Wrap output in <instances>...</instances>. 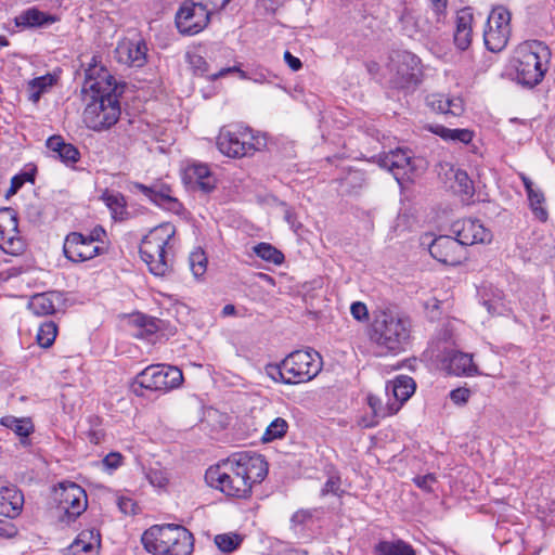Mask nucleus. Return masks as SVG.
I'll use <instances>...</instances> for the list:
<instances>
[{
	"instance_id": "nucleus-41",
	"label": "nucleus",
	"mask_w": 555,
	"mask_h": 555,
	"mask_svg": "<svg viewBox=\"0 0 555 555\" xmlns=\"http://www.w3.org/2000/svg\"><path fill=\"white\" fill-rule=\"evenodd\" d=\"M186 59L195 75L207 77L210 80V76L215 72H211V65L206 59L197 53H188Z\"/></svg>"
},
{
	"instance_id": "nucleus-33",
	"label": "nucleus",
	"mask_w": 555,
	"mask_h": 555,
	"mask_svg": "<svg viewBox=\"0 0 555 555\" xmlns=\"http://www.w3.org/2000/svg\"><path fill=\"white\" fill-rule=\"evenodd\" d=\"M0 424L13 430L21 438H27L34 431V425L28 417L18 418L7 415L0 418Z\"/></svg>"
},
{
	"instance_id": "nucleus-13",
	"label": "nucleus",
	"mask_w": 555,
	"mask_h": 555,
	"mask_svg": "<svg viewBox=\"0 0 555 555\" xmlns=\"http://www.w3.org/2000/svg\"><path fill=\"white\" fill-rule=\"evenodd\" d=\"M377 163L382 168L391 172L399 184L411 181L416 169V159L410 151L402 149L379 155Z\"/></svg>"
},
{
	"instance_id": "nucleus-22",
	"label": "nucleus",
	"mask_w": 555,
	"mask_h": 555,
	"mask_svg": "<svg viewBox=\"0 0 555 555\" xmlns=\"http://www.w3.org/2000/svg\"><path fill=\"white\" fill-rule=\"evenodd\" d=\"M522 183L527 193V205L533 218L539 222L548 220V207L543 190L529 179L522 177Z\"/></svg>"
},
{
	"instance_id": "nucleus-61",
	"label": "nucleus",
	"mask_w": 555,
	"mask_h": 555,
	"mask_svg": "<svg viewBox=\"0 0 555 555\" xmlns=\"http://www.w3.org/2000/svg\"><path fill=\"white\" fill-rule=\"evenodd\" d=\"M121 460L122 456L119 453L112 452L104 457L103 464L108 468L115 469L121 464Z\"/></svg>"
},
{
	"instance_id": "nucleus-34",
	"label": "nucleus",
	"mask_w": 555,
	"mask_h": 555,
	"mask_svg": "<svg viewBox=\"0 0 555 555\" xmlns=\"http://www.w3.org/2000/svg\"><path fill=\"white\" fill-rule=\"evenodd\" d=\"M375 552L378 555H416L412 546L402 540L380 541Z\"/></svg>"
},
{
	"instance_id": "nucleus-51",
	"label": "nucleus",
	"mask_w": 555,
	"mask_h": 555,
	"mask_svg": "<svg viewBox=\"0 0 555 555\" xmlns=\"http://www.w3.org/2000/svg\"><path fill=\"white\" fill-rule=\"evenodd\" d=\"M18 533L17 527L5 519H0V538L2 539H13Z\"/></svg>"
},
{
	"instance_id": "nucleus-20",
	"label": "nucleus",
	"mask_w": 555,
	"mask_h": 555,
	"mask_svg": "<svg viewBox=\"0 0 555 555\" xmlns=\"http://www.w3.org/2000/svg\"><path fill=\"white\" fill-rule=\"evenodd\" d=\"M24 495L13 483L0 478V515L16 518L23 511Z\"/></svg>"
},
{
	"instance_id": "nucleus-14",
	"label": "nucleus",
	"mask_w": 555,
	"mask_h": 555,
	"mask_svg": "<svg viewBox=\"0 0 555 555\" xmlns=\"http://www.w3.org/2000/svg\"><path fill=\"white\" fill-rule=\"evenodd\" d=\"M209 22V12L202 3L186 1L176 14V25L181 34L194 35Z\"/></svg>"
},
{
	"instance_id": "nucleus-10",
	"label": "nucleus",
	"mask_w": 555,
	"mask_h": 555,
	"mask_svg": "<svg viewBox=\"0 0 555 555\" xmlns=\"http://www.w3.org/2000/svg\"><path fill=\"white\" fill-rule=\"evenodd\" d=\"M125 86L117 83L107 68L101 64L98 56H92L85 70L82 92L86 95L122 94Z\"/></svg>"
},
{
	"instance_id": "nucleus-50",
	"label": "nucleus",
	"mask_w": 555,
	"mask_h": 555,
	"mask_svg": "<svg viewBox=\"0 0 555 555\" xmlns=\"http://www.w3.org/2000/svg\"><path fill=\"white\" fill-rule=\"evenodd\" d=\"M313 511L311 509H299L291 518V522L294 528L304 526L312 520Z\"/></svg>"
},
{
	"instance_id": "nucleus-11",
	"label": "nucleus",
	"mask_w": 555,
	"mask_h": 555,
	"mask_svg": "<svg viewBox=\"0 0 555 555\" xmlns=\"http://www.w3.org/2000/svg\"><path fill=\"white\" fill-rule=\"evenodd\" d=\"M511 13L503 7H498L488 16L483 31V41L491 52L502 51L511 36Z\"/></svg>"
},
{
	"instance_id": "nucleus-63",
	"label": "nucleus",
	"mask_w": 555,
	"mask_h": 555,
	"mask_svg": "<svg viewBox=\"0 0 555 555\" xmlns=\"http://www.w3.org/2000/svg\"><path fill=\"white\" fill-rule=\"evenodd\" d=\"M284 61L294 72L299 70L302 66L301 61L298 57L294 56L289 51H285Z\"/></svg>"
},
{
	"instance_id": "nucleus-49",
	"label": "nucleus",
	"mask_w": 555,
	"mask_h": 555,
	"mask_svg": "<svg viewBox=\"0 0 555 555\" xmlns=\"http://www.w3.org/2000/svg\"><path fill=\"white\" fill-rule=\"evenodd\" d=\"M230 73H237L241 79H251L248 74L242 70L238 66H230V67H220L217 72L211 74L210 80H217L218 78L224 77Z\"/></svg>"
},
{
	"instance_id": "nucleus-25",
	"label": "nucleus",
	"mask_w": 555,
	"mask_h": 555,
	"mask_svg": "<svg viewBox=\"0 0 555 555\" xmlns=\"http://www.w3.org/2000/svg\"><path fill=\"white\" fill-rule=\"evenodd\" d=\"M443 367L456 376H472L477 372L473 356L457 350H451L443 358Z\"/></svg>"
},
{
	"instance_id": "nucleus-47",
	"label": "nucleus",
	"mask_w": 555,
	"mask_h": 555,
	"mask_svg": "<svg viewBox=\"0 0 555 555\" xmlns=\"http://www.w3.org/2000/svg\"><path fill=\"white\" fill-rule=\"evenodd\" d=\"M519 68H520V59L517 56H512L505 66L503 76L519 83L520 82V69Z\"/></svg>"
},
{
	"instance_id": "nucleus-26",
	"label": "nucleus",
	"mask_w": 555,
	"mask_h": 555,
	"mask_svg": "<svg viewBox=\"0 0 555 555\" xmlns=\"http://www.w3.org/2000/svg\"><path fill=\"white\" fill-rule=\"evenodd\" d=\"M431 111L447 116H461L464 112V103L460 96L443 93H433L426 98Z\"/></svg>"
},
{
	"instance_id": "nucleus-53",
	"label": "nucleus",
	"mask_w": 555,
	"mask_h": 555,
	"mask_svg": "<svg viewBox=\"0 0 555 555\" xmlns=\"http://www.w3.org/2000/svg\"><path fill=\"white\" fill-rule=\"evenodd\" d=\"M117 505L119 509L126 515H133L137 512V503L130 498H119Z\"/></svg>"
},
{
	"instance_id": "nucleus-44",
	"label": "nucleus",
	"mask_w": 555,
	"mask_h": 555,
	"mask_svg": "<svg viewBox=\"0 0 555 555\" xmlns=\"http://www.w3.org/2000/svg\"><path fill=\"white\" fill-rule=\"evenodd\" d=\"M53 82L54 78L51 75H44L33 79L29 82V99L33 102H37L40 99L41 93H43L48 87H51Z\"/></svg>"
},
{
	"instance_id": "nucleus-8",
	"label": "nucleus",
	"mask_w": 555,
	"mask_h": 555,
	"mask_svg": "<svg viewBox=\"0 0 555 555\" xmlns=\"http://www.w3.org/2000/svg\"><path fill=\"white\" fill-rule=\"evenodd\" d=\"M550 49L541 41L522 42V86L539 85L547 70Z\"/></svg>"
},
{
	"instance_id": "nucleus-27",
	"label": "nucleus",
	"mask_w": 555,
	"mask_h": 555,
	"mask_svg": "<svg viewBox=\"0 0 555 555\" xmlns=\"http://www.w3.org/2000/svg\"><path fill=\"white\" fill-rule=\"evenodd\" d=\"M170 540L167 555H189L193 550L192 533L180 525L169 524Z\"/></svg>"
},
{
	"instance_id": "nucleus-56",
	"label": "nucleus",
	"mask_w": 555,
	"mask_h": 555,
	"mask_svg": "<svg viewBox=\"0 0 555 555\" xmlns=\"http://www.w3.org/2000/svg\"><path fill=\"white\" fill-rule=\"evenodd\" d=\"M413 480L418 488L425 491H431V486L436 482V477L433 474H427L425 476H417Z\"/></svg>"
},
{
	"instance_id": "nucleus-32",
	"label": "nucleus",
	"mask_w": 555,
	"mask_h": 555,
	"mask_svg": "<svg viewBox=\"0 0 555 555\" xmlns=\"http://www.w3.org/2000/svg\"><path fill=\"white\" fill-rule=\"evenodd\" d=\"M428 130L447 142L468 144L473 140V132L468 129H450L442 125H430Z\"/></svg>"
},
{
	"instance_id": "nucleus-40",
	"label": "nucleus",
	"mask_w": 555,
	"mask_h": 555,
	"mask_svg": "<svg viewBox=\"0 0 555 555\" xmlns=\"http://www.w3.org/2000/svg\"><path fill=\"white\" fill-rule=\"evenodd\" d=\"M57 335V326L54 322L48 321L42 323L37 332V343L43 348H49L55 340Z\"/></svg>"
},
{
	"instance_id": "nucleus-54",
	"label": "nucleus",
	"mask_w": 555,
	"mask_h": 555,
	"mask_svg": "<svg viewBox=\"0 0 555 555\" xmlns=\"http://www.w3.org/2000/svg\"><path fill=\"white\" fill-rule=\"evenodd\" d=\"M228 52H229V50L225 48H222V47H218L211 51L208 62L210 63L211 67L212 66L215 67V69H216L215 72H217L220 67H222L219 59L221 56L228 55Z\"/></svg>"
},
{
	"instance_id": "nucleus-1",
	"label": "nucleus",
	"mask_w": 555,
	"mask_h": 555,
	"mask_svg": "<svg viewBox=\"0 0 555 555\" xmlns=\"http://www.w3.org/2000/svg\"><path fill=\"white\" fill-rule=\"evenodd\" d=\"M268 474V464L261 454L237 452L222 463L210 466L205 474L206 482L228 496L246 499L254 485L260 483Z\"/></svg>"
},
{
	"instance_id": "nucleus-39",
	"label": "nucleus",
	"mask_w": 555,
	"mask_h": 555,
	"mask_svg": "<svg viewBox=\"0 0 555 555\" xmlns=\"http://www.w3.org/2000/svg\"><path fill=\"white\" fill-rule=\"evenodd\" d=\"M287 429L288 423L282 417H276L268 425L261 439L263 442H271L273 440L281 439L285 436Z\"/></svg>"
},
{
	"instance_id": "nucleus-64",
	"label": "nucleus",
	"mask_w": 555,
	"mask_h": 555,
	"mask_svg": "<svg viewBox=\"0 0 555 555\" xmlns=\"http://www.w3.org/2000/svg\"><path fill=\"white\" fill-rule=\"evenodd\" d=\"M18 271L16 269H9L7 271L0 272V282H5L12 276H16Z\"/></svg>"
},
{
	"instance_id": "nucleus-28",
	"label": "nucleus",
	"mask_w": 555,
	"mask_h": 555,
	"mask_svg": "<svg viewBox=\"0 0 555 555\" xmlns=\"http://www.w3.org/2000/svg\"><path fill=\"white\" fill-rule=\"evenodd\" d=\"M414 391L415 382L412 377L406 375L397 376L386 385V396L391 398L392 402L399 403V410L403 403L410 399Z\"/></svg>"
},
{
	"instance_id": "nucleus-43",
	"label": "nucleus",
	"mask_w": 555,
	"mask_h": 555,
	"mask_svg": "<svg viewBox=\"0 0 555 555\" xmlns=\"http://www.w3.org/2000/svg\"><path fill=\"white\" fill-rule=\"evenodd\" d=\"M48 22L46 14L37 9H28L23 12L17 18L16 23L24 26H41Z\"/></svg>"
},
{
	"instance_id": "nucleus-23",
	"label": "nucleus",
	"mask_w": 555,
	"mask_h": 555,
	"mask_svg": "<svg viewBox=\"0 0 555 555\" xmlns=\"http://www.w3.org/2000/svg\"><path fill=\"white\" fill-rule=\"evenodd\" d=\"M146 50L143 41H122L115 49V57L121 64L141 67L146 61Z\"/></svg>"
},
{
	"instance_id": "nucleus-46",
	"label": "nucleus",
	"mask_w": 555,
	"mask_h": 555,
	"mask_svg": "<svg viewBox=\"0 0 555 555\" xmlns=\"http://www.w3.org/2000/svg\"><path fill=\"white\" fill-rule=\"evenodd\" d=\"M146 477L150 483L157 488L166 487L169 481L167 472L162 468H151Z\"/></svg>"
},
{
	"instance_id": "nucleus-31",
	"label": "nucleus",
	"mask_w": 555,
	"mask_h": 555,
	"mask_svg": "<svg viewBox=\"0 0 555 555\" xmlns=\"http://www.w3.org/2000/svg\"><path fill=\"white\" fill-rule=\"evenodd\" d=\"M55 301H60L56 293L36 294L30 298L28 309L36 315L52 314L55 312Z\"/></svg>"
},
{
	"instance_id": "nucleus-19",
	"label": "nucleus",
	"mask_w": 555,
	"mask_h": 555,
	"mask_svg": "<svg viewBox=\"0 0 555 555\" xmlns=\"http://www.w3.org/2000/svg\"><path fill=\"white\" fill-rule=\"evenodd\" d=\"M102 246L89 242L88 237L79 232L69 233L64 241L63 251L65 257L73 262H83L100 255Z\"/></svg>"
},
{
	"instance_id": "nucleus-58",
	"label": "nucleus",
	"mask_w": 555,
	"mask_h": 555,
	"mask_svg": "<svg viewBox=\"0 0 555 555\" xmlns=\"http://www.w3.org/2000/svg\"><path fill=\"white\" fill-rule=\"evenodd\" d=\"M470 396V391L467 388H456L450 392L451 400L456 404L466 403Z\"/></svg>"
},
{
	"instance_id": "nucleus-35",
	"label": "nucleus",
	"mask_w": 555,
	"mask_h": 555,
	"mask_svg": "<svg viewBox=\"0 0 555 555\" xmlns=\"http://www.w3.org/2000/svg\"><path fill=\"white\" fill-rule=\"evenodd\" d=\"M367 403L374 415L379 418L391 416L399 411V403L392 402L391 398L389 397H387L386 403H383L380 398L374 395H370L367 397Z\"/></svg>"
},
{
	"instance_id": "nucleus-17",
	"label": "nucleus",
	"mask_w": 555,
	"mask_h": 555,
	"mask_svg": "<svg viewBox=\"0 0 555 555\" xmlns=\"http://www.w3.org/2000/svg\"><path fill=\"white\" fill-rule=\"evenodd\" d=\"M451 232L465 246L487 244L492 241V233L477 219H462L452 223Z\"/></svg>"
},
{
	"instance_id": "nucleus-24",
	"label": "nucleus",
	"mask_w": 555,
	"mask_h": 555,
	"mask_svg": "<svg viewBox=\"0 0 555 555\" xmlns=\"http://www.w3.org/2000/svg\"><path fill=\"white\" fill-rule=\"evenodd\" d=\"M167 540H170L169 524L152 526L142 534L144 548L155 555L168 554Z\"/></svg>"
},
{
	"instance_id": "nucleus-6",
	"label": "nucleus",
	"mask_w": 555,
	"mask_h": 555,
	"mask_svg": "<svg viewBox=\"0 0 555 555\" xmlns=\"http://www.w3.org/2000/svg\"><path fill=\"white\" fill-rule=\"evenodd\" d=\"M183 382V374L180 369L166 364H152L141 371L131 384V389L139 397L144 391L168 392L178 388Z\"/></svg>"
},
{
	"instance_id": "nucleus-57",
	"label": "nucleus",
	"mask_w": 555,
	"mask_h": 555,
	"mask_svg": "<svg viewBox=\"0 0 555 555\" xmlns=\"http://www.w3.org/2000/svg\"><path fill=\"white\" fill-rule=\"evenodd\" d=\"M455 180L461 186V191L465 194H469L473 186H472V180L468 178L467 173L465 171H456L455 173Z\"/></svg>"
},
{
	"instance_id": "nucleus-7",
	"label": "nucleus",
	"mask_w": 555,
	"mask_h": 555,
	"mask_svg": "<svg viewBox=\"0 0 555 555\" xmlns=\"http://www.w3.org/2000/svg\"><path fill=\"white\" fill-rule=\"evenodd\" d=\"M91 101L83 111V121L92 130L101 131L114 126L120 117L121 94L89 95Z\"/></svg>"
},
{
	"instance_id": "nucleus-37",
	"label": "nucleus",
	"mask_w": 555,
	"mask_h": 555,
	"mask_svg": "<svg viewBox=\"0 0 555 555\" xmlns=\"http://www.w3.org/2000/svg\"><path fill=\"white\" fill-rule=\"evenodd\" d=\"M100 545V534L93 530L82 531L75 540L73 546L78 552L89 553Z\"/></svg>"
},
{
	"instance_id": "nucleus-60",
	"label": "nucleus",
	"mask_w": 555,
	"mask_h": 555,
	"mask_svg": "<svg viewBox=\"0 0 555 555\" xmlns=\"http://www.w3.org/2000/svg\"><path fill=\"white\" fill-rule=\"evenodd\" d=\"M483 306L487 308L490 314H501L503 312V304L500 298L498 299H485Z\"/></svg>"
},
{
	"instance_id": "nucleus-12",
	"label": "nucleus",
	"mask_w": 555,
	"mask_h": 555,
	"mask_svg": "<svg viewBox=\"0 0 555 555\" xmlns=\"http://www.w3.org/2000/svg\"><path fill=\"white\" fill-rule=\"evenodd\" d=\"M26 248L20 235L17 216L11 208L0 209V249L8 255L18 256Z\"/></svg>"
},
{
	"instance_id": "nucleus-55",
	"label": "nucleus",
	"mask_w": 555,
	"mask_h": 555,
	"mask_svg": "<svg viewBox=\"0 0 555 555\" xmlns=\"http://www.w3.org/2000/svg\"><path fill=\"white\" fill-rule=\"evenodd\" d=\"M431 10L436 15V24H440L447 9V0H430Z\"/></svg>"
},
{
	"instance_id": "nucleus-3",
	"label": "nucleus",
	"mask_w": 555,
	"mask_h": 555,
	"mask_svg": "<svg viewBox=\"0 0 555 555\" xmlns=\"http://www.w3.org/2000/svg\"><path fill=\"white\" fill-rule=\"evenodd\" d=\"M372 340L387 352L397 354L405 350L411 339V322L392 312H380L374 320Z\"/></svg>"
},
{
	"instance_id": "nucleus-16",
	"label": "nucleus",
	"mask_w": 555,
	"mask_h": 555,
	"mask_svg": "<svg viewBox=\"0 0 555 555\" xmlns=\"http://www.w3.org/2000/svg\"><path fill=\"white\" fill-rule=\"evenodd\" d=\"M396 57L395 83L400 88L417 86L423 75L420 57L408 51L397 53Z\"/></svg>"
},
{
	"instance_id": "nucleus-52",
	"label": "nucleus",
	"mask_w": 555,
	"mask_h": 555,
	"mask_svg": "<svg viewBox=\"0 0 555 555\" xmlns=\"http://www.w3.org/2000/svg\"><path fill=\"white\" fill-rule=\"evenodd\" d=\"M351 315L358 321H365L369 319V311L365 304L356 301L350 307Z\"/></svg>"
},
{
	"instance_id": "nucleus-59",
	"label": "nucleus",
	"mask_w": 555,
	"mask_h": 555,
	"mask_svg": "<svg viewBox=\"0 0 555 555\" xmlns=\"http://www.w3.org/2000/svg\"><path fill=\"white\" fill-rule=\"evenodd\" d=\"M89 242L95 244V246H102L106 232L102 227H95L88 235H86Z\"/></svg>"
},
{
	"instance_id": "nucleus-29",
	"label": "nucleus",
	"mask_w": 555,
	"mask_h": 555,
	"mask_svg": "<svg viewBox=\"0 0 555 555\" xmlns=\"http://www.w3.org/2000/svg\"><path fill=\"white\" fill-rule=\"evenodd\" d=\"M52 157L60 159L66 166L76 164L80 158V153L76 146L66 143L61 135H52L46 143Z\"/></svg>"
},
{
	"instance_id": "nucleus-15",
	"label": "nucleus",
	"mask_w": 555,
	"mask_h": 555,
	"mask_svg": "<svg viewBox=\"0 0 555 555\" xmlns=\"http://www.w3.org/2000/svg\"><path fill=\"white\" fill-rule=\"evenodd\" d=\"M130 190H137L146 196L155 205L171 211L180 214L183 209L182 204L172 195V189L169 184L162 181H155L151 185L140 182H132Z\"/></svg>"
},
{
	"instance_id": "nucleus-21",
	"label": "nucleus",
	"mask_w": 555,
	"mask_h": 555,
	"mask_svg": "<svg viewBox=\"0 0 555 555\" xmlns=\"http://www.w3.org/2000/svg\"><path fill=\"white\" fill-rule=\"evenodd\" d=\"M183 181L191 189L201 190L204 193L211 192L217 184L216 176L206 164L193 163L185 167Z\"/></svg>"
},
{
	"instance_id": "nucleus-38",
	"label": "nucleus",
	"mask_w": 555,
	"mask_h": 555,
	"mask_svg": "<svg viewBox=\"0 0 555 555\" xmlns=\"http://www.w3.org/2000/svg\"><path fill=\"white\" fill-rule=\"evenodd\" d=\"M253 249L259 258L270 263L281 264L284 261L282 251L269 243H259Z\"/></svg>"
},
{
	"instance_id": "nucleus-18",
	"label": "nucleus",
	"mask_w": 555,
	"mask_h": 555,
	"mask_svg": "<svg viewBox=\"0 0 555 555\" xmlns=\"http://www.w3.org/2000/svg\"><path fill=\"white\" fill-rule=\"evenodd\" d=\"M430 255L441 263L457 266L466 257L465 248L456 237L440 235L429 245Z\"/></svg>"
},
{
	"instance_id": "nucleus-5",
	"label": "nucleus",
	"mask_w": 555,
	"mask_h": 555,
	"mask_svg": "<svg viewBox=\"0 0 555 555\" xmlns=\"http://www.w3.org/2000/svg\"><path fill=\"white\" fill-rule=\"evenodd\" d=\"M219 151L232 158L251 156L266 146V138L243 126L222 128L217 138Z\"/></svg>"
},
{
	"instance_id": "nucleus-30",
	"label": "nucleus",
	"mask_w": 555,
	"mask_h": 555,
	"mask_svg": "<svg viewBox=\"0 0 555 555\" xmlns=\"http://www.w3.org/2000/svg\"><path fill=\"white\" fill-rule=\"evenodd\" d=\"M473 13L469 9L461 10L456 15L454 43L460 50H466L472 42Z\"/></svg>"
},
{
	"instance_id": "nucleus-62",
	"label": "nucleus",
	"mask_w": 555,
	"mask_h": 555,
	"mask_svg": "<svg viewBox=\"0 0 555 555\" xmlns=\"http://www.w3.org/2000/svg\"><path fill=\"white\" fill-rule=\"evenodd\" d=\"M414 27L416 33L428 35L433 31L434 25L429 24L426 20L417 17L414 21Z\"/></svg>"
},
{
	"instance_id": "nucleus-2",
	"label": "nucleus",
	"mask_w": 555,
	"mask_h": 555,
	"mask_svg": "<svg viewBox=\"0 0 555 555\" xmlns=\"http://www.w3.org/2000/svg\"><path fill=\"white\" fill-rule=\"evenodd\" d=\"M323 361L313 349L295 350L279 364L268 365L267 373L275 382L297 385L312 380L321 372Z\"/></svg>"
},
{
	"instance_id": "nucleus-9",
	"label": "nucleus",
	"mask_w": 555,
	"mask_h": 555,
	"mask_svg": "<svg viewBox=\"0 0 555 555\" xmlns=\"http://www.w3.org/2000/svg\"><path fill=\"white\" fill-rule=\"evenodd\" d=\"M57 508L63 513L60 517L67 525L74 522L88 507L85 489L72 481L59 483L55 488Z\"/></svg>"
},
{
	"instance_id": "nucleus-36",
	"label": "nucleus",
	"mask_w": 555,
	"mask_h": 555,
	"mask_svg": "<svg viewBox=\"0 0 555 555\" xmlns=\"http://www.w3.org/2000/svg\"><path fill=\"white\" fill-rule=\"evenodd\" d=\"M102 201L108 207L114 219L122 220L127 215L126 201L120 193L105 192Z\"/></svg>"
},
{
	"instance_id": "nucleus-48",
	"label": "nucleus",
	"mask_w": 555,
	"mask_h": 555,
	"mask_svg": "<svg viewBox=\"0 0 555 555\" xmlns=\"http://www.w3.org/2000/svg\"><path fill=\"white\" fill-rule=\"evenodd\" d=\"M340 485H341V481H340L339 477L331 476L324 483V486L321 490V494L322 495L334 494L337 496H341L344 491L340 489Z\"/></svg>"
},
{
	"instance_id": "nucleus-42",
	"label": "nucleus",
	"mask_w": 555,
	"mask_h": 555,
	"mask_svg": "<svg viewBox=\"0 0 555 555\" xmlns=\"http://www.w3.org/2000/svg\"><path fill=\"white\" fill-rule=\"evenodd\" d=\"M242 541V537L233 532L217 534L215 537L217 547L223 553L233 552L240 546Z\"/></svg>"
},
{
	"instance_id": "nucleus-45",
	"label": "nucleus",
	"mask_w": 555,
	"mask_h": 555,
	"mask_svg": "<svg viewBox=\"0 0 555 555\" xmlns=\"http://www.w3.org/2000/svg\"><path fill=\"white\" fill-rule=\"evenodd\" d=\"M190 269L195 278L204 275L207 267V258L202 249L194 250L189 257Z\"/></svg>"
},
{
	"instance_id": "nucleus-4",
	"label": "nucleus",
	"mask_w": 555,
	"mask_h": 555,
	"mask_svg": "<svg viewBox=\"0 0 555 555\" xmlns=\"http://www.w3.org/2000/svg\"><path fill=\"white\" fill-rule=\"evenodd\" d=\"M175 234V225L165 222L152 229L141 241L140 256L154 275L164 276L170 270L168 249Z\"/></svg>"
}]
</instances>
